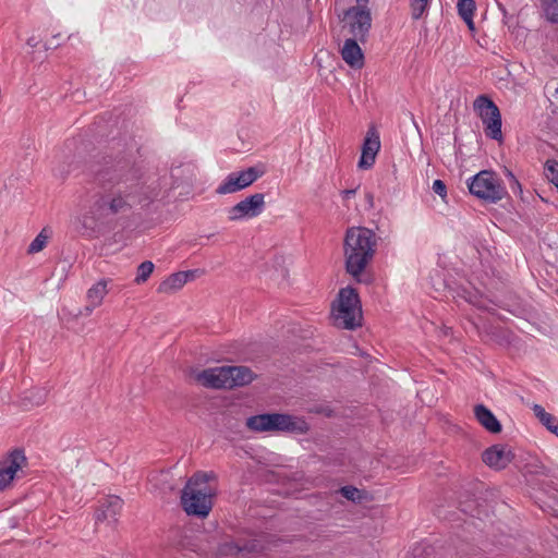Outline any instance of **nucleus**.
<instances>
[{
  "mask_svg": "<svg viewBox=\"0 0 558 558\" xmlns=\"http://www.w3.org/2000/svg\"><path fill=\"white\" fill-rule=\"evenodd\" d=\"M107 158L102 157L104 163L98 161L92 165L90 171L94 183L110 193L99 196L87 210L71 221L73 231L86 239L98 238L109 231L113 217L140 201L136 171L129 169V162L124 159Z\"/></svg>",
  "mask_w": 558,
  "mask_h": 558,
  "instance_id": "f257e3e1",
  "label": "nucleus"
},
{
  "mask_svg": "<svg viewBox=\"0 0 558 558\" xmlns=\"http://www.w3.org/2000/svg\"><path fill=\"white\" fill-rule=\"evenodd\" d=\"M377 238L373 230L365 227H352L345 232L343 250L345 271L357 282H366L361 277L373 259Z\"/></svg>",
  "mask_w": 558,
  "mask_h": 558,
  "instance_id": "f03ea898",
  "label": "nucleus"
},
{
  "mask_svg": "<svg viewBox=\"0 0 558 558\" xmlns=\"http://www.w3.org/2000/svg\"><path fill=\"white\" fill-rule=\"evenodd\" d=\"M165 175L156 170L142 172V231L149 230L161 222L162 208L166 205L167 191L162 187L166 183Z\"/></svg>",
  "mask_w": 558,
  "mask_h": 558,
  "instance_id": "7ed1b4c3",
  "label": "nucleus"
},
{
  "mask_svg": "<svg viewBox=\"0 0 558 558\" xmlns=\"http://www.w3.org/2000/svg\"><path fill=\"white\" fill-rule=\"evenodd\" d=\"M335 325L348 330H354L362 325L363 314L357 291L352 287L340 289L331 305Z\"/></svg>",
  "mask_w": 558,
  "mask_h": 558,
  "instance_id": "20e7f679",
  "label": "nucleus"
},
{
  "mask_svg": "<svg viewBox=\"0 0 558 558\" xmlns=\"http://www.w3.org/2000/svg\"><path fill=\"white\" fill-rule=\"evenodd\" d=\"M246 426L254 432H287L306 434L310 429L307 422L286 413H263L250 416Z\"/></svg>",
  "mask_w": 558,
  "mask_h": 558,
  "instance_id": "39448f33",
  "label": "nucleus"
},
{
  "mask_svg": "<svg viewBox=\"0 0 558 558\" xmlns=\"http://www.w3.org/2000/svg\"><path fill=\"white\" fill-rule=\"evenodd\" d=\"M468 187L477 198L496 204L507 195L501 180L492 170H482L468 181Z\"/></svg>",
  "mask_w": 558,
  "mask_h": 558,
  "instance_id": "423d86ee",
  "label": "nucleus"
},
{
  "mask_svg": "<svg viewBox=\"0 0 558 558\" xmlns=\"http://www.w3.org/2000/svg\"><path fill=\"white\" fill-rule=\"evenodd\" d=\"M356 5L350 7L343 11L341 22L349 28L351 38H359L364 44L368 37L372 27L371 10L367 8L369 0H355Z\"/></svg>",
  "mask_w": 558,
  "mask_h": 558,
  "instance_id": "0eeeda50",
  "label": "nucleus"
},
{
  "mask_svg": "<svg viewBox=\"0 0 558 558\" xmlns=\"http://www.w3.org/2000/svg\"><path fill=\"white\" fill-rule=\"evenodd\" d=\"M474 109L485 125V135L492 140L501 141V114L497 105L486 95L478 96L474 101Z\"/></svg>",
  "mask_w": 558,
  "mask_h": 558,
  "instance_id": "6e6552de",
  "label": "nucleus"
},
{
  "mask_svg": "<svg viewBox=\"0 0 558 558\" xmlns=\"http://www.w3.org/2000/svg\"><path fill=\"white\" fill-rule=\"evenodd\" d=\"M181 506L189 515L204 519L213 508L211 496L203 489L185 485L181 493Z\"/></svg>",
  "mask_w": 558,
  "mask_h": 558,
  "instance_id": "1a4fd4ad",
  "label": "nucleus"
},
{
  "mask_svg": "<svg viewBox=\"0 0 558 558\" xmlns=\"http://www.w3.org/2000/svg\"><path fill=\"white\" fill-rule=\"evenodd\" d=\"M171 189L180 190L181 199H186L192 193L197 177V166L192 161L173 163L170 169Z\"/></svg>",
  "mask_w": 558,
  "mask_h": 558,
  "instance_id": "9d476101",
  "label": "nucleus"
},
{
  "mask_svg": "<svg viewBox=\"0 0 558 558\" xmlns=\"http://www.w3.org/2000/svg\"><path fill=\"white\" fill-rule=\"evenodd\" d=\"M264 173L265 170L257 166L248 167L240 172H232L218 186L216 192L223 195L244 190L262 178Z\"/></svg>",
  "mask_w": 558,
  "mask_h": 558,
  "instance_id": "9b49d317",
  "label": "nucleus"
},
{
  "mask_svg": "<svg viewBox=\"0 0 558 558\" xmlns=\"http://www.w3.org/2000/svg\"><path fill=\"white\" fill-rule=\"evenodd\" d=\"M484 484L478 481L469 482L463 490L458 496V509L460 512L470 515L471 518L480 517L485 512L481 498L477 493L482 490Z\"/></svg>",
  "mask_w": 558,
  "mask_h": 558,
  "instance_id": "f8f14e48",
  "label": "nucleus"
},
{
  "mask_svg": "<svg viewBox=\"0 0 558 558\" xmlns=\"http://www.w3.org/2000/svg\"><path fill=\"white\" fill-rule=\"evenodd\" d=\"M26 463L22 448H15L0 461V492L4 490L16 476L17 471Z\"/></svg>",
  "mask_w": 558,
  "mask_h": 558,
  "instance_id": "ddd939ff",
  "label": "nucleus"
},
{
  "mask_svg": "<svg viewBox=\"0 0 558 558\" xmlns=\"http://www.w3.org/2000/svg\"><path fill=\"white\" fill-rule=\"evenodd\" d=\"M265 208V195L263 193L252 194L229 209V219L240 220L244 217L253 218L263 213Z\"/></svg>",
  "mask_w": 558,
  "mask_h": 558,
  "instance_id": "4468645a",
  "label": "nucleus"
},
{
  "mask_svg": "<svg viewBox=\"0 0 558 558\" xmlns=\"http://www.w3.org/2000/svg\"><path fill=\"white\" fill-rule=\"evenodd\" d=\"M380 149L379 134L375 128H369L364 137L361 157L357 167L362 170L371 169L376 160V156Z\"/></svg>",
  "mask_w": 558,
  "mask_h": 558,
  "instance_id": "2eb2a0df",
  "label": "nucleus"
},
{
  "mask_svg": "<svg viewBox=\"0 0 558 558\" xmlns=\"http://www.w3.org/2000/svg\"><path fill=\"white\" fill-rule=\"evenodd\" d=\"M513 452L506 445H493L484 450L482 460L489 468L502 470L507 468L513 460Z\"/></svg>",
  "mask_w": 558,
  "mask_h": 558,
  "instance_id": "dca6fc26",
  "label": "nucleus"
},
{
  "mask_svg": "<svg viewBox=\"0 0 558 558\" xmlns=\"http://www.w3.org/2000/svg\"><path fill=\"white\" fill-rule=\"evenodd\" d=\"M196 378L204 387L229 389L227 366L204 369Z\"/></svg>",
  "mask_w": 558,
  "mask_h": 558,
  "instance_id": "f3484780",
  "label": "nucleus"
},
{
  "mask_svg": "<svg viewBox=\"0 0 558 558\" xmlns=\"http://www.w3.org/2000/svg\"><path fill=\"white\" fill-rule=\"evenodd\" d=\"M123 500L118 496H109L104 498V500L100 502V506L95 511L96 523L102 521L116 522V517L121 510Z\"/></svg>",
  "mask_w": 558,
  "mask_h": 558,
  "instance_id": "a211bd4d",
  "label": "nucleus"
},
{
  "mask_svg": "<svg viewBox=\"0 0 558 558\" xmlns=\"http://www.w3.org/2000/svg\"><path fill=\"white\" fill-rule=\"evenodd\" d=\"M359 38L345 39L341 48V57L352 69H362L364 65V53L359 46Z\"/></svg>",
  "mask_w": 558,
  "mask_h": 558,
  "instance_id": "6ab92c4d",
  "label": "nucleus"
},
{
  "mask_svg": "<svg viewBox=\"0 0 558 558\" xmlns=\"http://www.w3.org/2000/svg\"><path fill=\"white\" fill-rule=\"evenodd\" d=\"M466 554L464 548H456L453 551L450 547L426 545L414 550V558H454Z\"/></svg>",
  "mask_w": 558,
  "mask_h": 558,
  "instance_id": "aec40b11",
  "label": "nucleus"
},
{
  "mask_svg": "<svg viewBox=\"0 0 558 558\" xmlns=\"http://www.w3.org/2000/svg\"><path fill=\"white\" fill-rule=\"evenodd\" d=\"M474 416L477 422L490 434H499L502 430V425L495 416V414L484 404H476L474 407Z\"/></svg>",
  "mask_w": 558,
  "mask_h": 558,
  "instance_id": "412c9836",
  "label": "nucleus"
},
{
  "mask_svg": "<svg viewBox=\"0 0 558 558\" xmlns=\"http://www.w3.org/2000/svg\"><path fill=\"white\" fill-rule=\"evenodd\" d=\"M229 389L248 385L254 379L253 372L247 366H227Z\"/></svg>",
  "mask_w": 558,
  "mask_h": 558,
  "instance_id": "4be33fe9",
  "label": "nucleus"
},
{
  "mask_svg": "<svg viewBox=\"0 0 558 558\" xmlns=\"http://www.w3.org/2000/svg\"><path fill=\"white\" fill-rule=\"evenodd\" d=\"M107 284L108 281L101 279L87 291L88 304L84 307V312L80 311L77 315H89L101 303L107 293Z\"/></svg>",
  "mask_w": 558,
  "mask_h": 558,
  "instance_id": "5701e85b",
  "label": "nucleus"
},
{
  "mask_svg": "<svg viewBox=\"0 0 558 558\" xmlns=\"http://www.w3.org/2000/svg\"><path fill=\"white\" fill-rule=\"evenodd\" d=\"M533 412L548 430L558 436V418L556 416L546 412L545 409L539 404H535L533 407Z\"/></svg>",
  "mask_w": 558,
  "mask_h": 558,
  "instance_id": "b1692460",
  "label": "nucleus"
},
{
  "mask_svg": "<svg viewBox=\"0 0 558 558\" xmlns=\"http://www.w3.org/2000/svg\"><path fill=\"white\" fill-rule=\"evenodd\" d=\"M184 284L183 276L178 271L160 282L157 290L159 293L171 294L180 290Z\"/></svg>",
  "mask_w": 558,
  "mask_h": 558,
  "instance_id": "393cba45",
  "label": "nucleus"
},
{
  "mask_svg": "<svg viewBox=\"0 0 558 558\" xmlns=\"http://www.w3.org/2000/svg\"><path fill=\"white\" fill-rule=\"evenodd\" d=\"M46 232H47V228H44L36 235V238L32 241V243L27 247V254L39 253V252H41L46 247L47 241H48V238H49V235Z\"/></svg>",
  "mask_w": 558,
  "mask_h": 558,
  "instance_id": "a878e982",
  "label": "nucleus"
},
{
  "mask_svg": "<svg viewBox=\"0 0 558 558\" xmlns=\"http://www.w3.org/2000/svg\"><path fill=\"white\" fill-rule=\"evenodd\" d=\"M545 15L551 23H558V0H541Z\"/></svg>",
  "mask_w": 558,
  "mask_h": 558,
  "instance_id": "bb28decb",
  "label": "nucleus"
},
{
  "mask_svg": "<svg viewBox=\"0 0 558 558\" xmlns=\"http://www.w3.org/2000/svg\"><path fill=\"white\" fill-rule=\"evenodd\" d=\"M476 4L474 0H459L458 1V13L462 20H470L473 16Z\"/></svg>",
  "mask_w": 558,
  "mask_h": 558,
  "instance_id": "cd10ccee",
  "label": "nucleus"
},
{
  "mask_svg": "<svg viewBox=\"0 0 558 558\" xmlns=\"http://www.w3.org/2000/svg\"><path fill=\"white\" fill-rule=\"evenodd\" d=\"M339 493L341 494L342 497H344L345 499H348L350 501L355 502V501L362 500L363 492L352 485L342 486L339 489Z\"/></svg>",
  "mask_w": 558,
  "mask_h": 558,
  "instance_id": "c85d7f7f",
  "label": "nucleus"
},
{
  "mask_svg": "<svg viewBox=\"0 0 558 558\" xmlns=\"http://www.w3.org/2000/svg\"><path fill=\"white\" fill-rule=\"evenodd\" d=\"M429 0H411L412 17L418 20L424 14Z\"/></svg>",
  "mask_w": 558,
  "mask_h": 558,
  "instance_id": "c756f323",
  "label": "nucleus"
},
{
  "mask_svg": "<svg viewBox=\"0 0 558 558\" xmlns=\"http://www.w3.org/2000/svg\"><path fill=\"white\" fill-rule=\"evenodd\" d=\"M465 296L464 299L473 304L474 306L478 307V308H483V310H488V306L486 305L485 301L482 299V296L477 295V293L475 292H471V291H465Z\"/></svg>",
  "mask_w": 558,
  "mask_h": 558,
  "instance_id": "7c9ffc66",
  "label": "nucleus"
},
{
  "mask_svg": "<svg viewBox=\"0 0 558 558\" xmlns=\"http://www.w3.org/2000/svg\"><path fill=\"white\" fill-rule=\"evenodd\" d=\"M209 480V476L207 473L197 472L195 473L186 483L190 487L193 485L197 486L199 484H206Z\"/></svg>",
  "mask_w": 558,
  "mask_h": 558,
  "instance_id": "2f4dec72",
  "label": "nucleus"
},
{
  "mask_svg": "<svg viewBox=\"0 0 558 558\" xmlns=\"http://www.w3.org/2000/svg\"><path fill=\"white\" fill-rule=\"evenodd\" d=\"M25 399H28L29 401H33L34 404L40 405L46 400V393L43 392L40 389L33 390L29 392V396H26Z\"/></svg>",
  "mask_w": 558,
  "mask_h": 558,
  "instance_id": "473e14b6",
  "label": "nucleus"
},
{
  "mask_svg": "<svg viewBox=\"0 0 558 558\" xmlns=\"http://www.w3.org/2000/svg\"><path fill=\"white\" fill-rule=\"evenodd\" d=\"M434 193H436L437 195H439L442 199L446 198L447 196V186L445 184V182L442 180H435L433 182V186H432Z\"/></svg>",
  "mask_w": 558,
  "mask_h": 558,
  "instance_id": "72a5a7b5",
  "label": "nucleus"
},
{
  "mask_svg": "<svg viewBox=\"0 0 558 558\" xmlns=\"http://www.w3.org/2000/svg\"><path fill=\"white\" fill-rule=\"evenodd\" d=\"M154 264L150 260L142 262V282L146 281L147 278L151 275L154 271Z\"/></svg>",
  "mask_w": 558,
  "mask_h": 558,
  "instance_id": "f704fd0d",
  "label": "nucleus"
},
{
  "mask_svg": "<svg viewBox=\"0 0 558 558\" xmlns=\"http://www.w3.org/2000/svg\"><path fill=\"white\" fill-rule=\"evenodd\" d=\"M198 269H192L186 271H180L181 276H183L184 283H186L189 280H193L196 278L198 274Z\"/></svg>",
  "mask_w": 558,
  "mask_h": 558,
  "instance_id": "c9c22d12",
  "label": "nucleus"
},
{
  "mask_svg": "<svg viewBox=\"0 0 558 558\" xmlns=\"http://www.w3.org/2000/svg\"><path fill=\"white\" fill-rule=\"evenodd\" d=\"M507 172V177L510 179V181L519 189V191L521 192V184L520 182L515 179V177L513 175V173L510 171V170H506Z\"/></svg>",
  "mask_w": 558,
  "mask_h": 558,
  "instance_id": "e433bc0d",
  "label": "nucleus"
},
{
  "mask_svg": "<svg viewBox=\"0 0 558 558\" xmlns=\"http://www.w3.org/2000/svg\"><path fill=\"white\" fill-rule=\"evenodd\" d=\"M341 194L343 198H350L356 194V189L343 190Z\"/></svg>",
  "mask_w": 558,
  "mask_h": 558,
  "instance_id": "4c0bfd02",
  "label": "nucleus"
},
{
  "mask_svg": "<svg viewBox=\"0 0 558 558\" xmlns=\"http://www.w3.org/2000/svg\"><path fill=\"white\" fill-rule=\"evenodd\" d=\"M234 547H235L236 551L240 553V551H252L254 546L253 545L248 546L247 544L240 546L238 544H234Z\"/></svg>",
  "mask_w": 558,
  "mask_h": 558,
  "instance_id": "58836bf2",
  "label": "nucleus"
},
{
  "mask_svg": "<svg viewBox=\"0 0 558 558\" xmlns=\"http://www.w3.org/2000/svg\"><path fill=\"white\" fill-rule=\"evenodd\" d=\"M498 8L502 12V15H504V19H505V21H504L505 24H507L510 27V25H509V19L510 17L508 16V12H507L506 8L501 3H499V2H498Z\"/></svg>",
  "mask_w": 558,
  "mask_h": 558,
  "instance_id": "ea45409f",
  "label": "nucleus"
},
{
  "mask_svg": "<svg viewBox=\"0 0 558 558\" xmlns=\"http://www.w3.org/2000/svg\"><path fill=\"white\" fill-rule=\"evenodd\" d=\"M365 199H366V203L368 205V208L369 209L373 208L374 207V195H373V193L367 192L365 194Z\"/></svg>",
  "mask_w": 558,
  "mask_h": 558,
  "instance_id": "a19ab883",
  "label": "nucleus"
},
{
  "mask_svg": "<svg viewBox=\"0 0 558 558\" xmlns=\"http://www.w3.org/2000/svg\"><path fill=\"white\" fill-rule=\"evenodd\" d=\"M39 44V39H37L35 36H32L27 39V45L29 47H37V45Z\"/></svg>",
  "mask_w": 558,
  "mask_h": 558,
  "instance_id": "79ce46f5",
  "label": "nucleus"
},
{
  "mask_svg": "<svg viewBox=\"0 0 558 558\" xmlns=\"http://www.w3.org/2000/svg\"><path fill=\"white\" fill-rule=\"evenodd\" d=\"M442 512H444V509L439 508L437 510V515L439 518H442V519H446V520H450V521L452 520L447 513H442Z\"/></svg>",
  "mask_w": 558,
  "mask_h": 558,
  "instance_id": "37998d69",
  "label": "nucleus"
},
{
  "mask_svg": "<svg viewBox=\"0 0 558 558\" xmlns=\"http://www.w3.org/2000/svg\"><path fill=\"white\" fill-rule=\"evenodd\" d=\"M463 21L466 23L468 27H469L471 31H474V29H475L474 22H473V16H470V20H468V19H466V20H463Z\"/></svg>",
  "mask_w": 558,
  "mask_h": 558,
  "instance_id": "c03bdc74",
  "label": "nucleus"
},
{
  "mask_svg": "<svg viewBox=\"0 0 558 558\" xmlns=\"http://www.w3.org/2000/svg\"><path fill=\"white\" fill-rule=\"evenodd\" d=\"M134 282L140 283V265H137V267H136V275H135Z\"/></svg>",
  "mask_w": 558,
  "mask_h": 558,
  "instance_id": "a18cd8bd",
  "label": "nucleus"
},
{
  "mask_svg": "<svg viewBox=\"0 0 558 558\" xmlns=\"http://www.w3.org/2000/svg\"><path fill=\"white\" fill-rule=\"evenodd\" d=\"M287 275H288V270H287V269H284V270H283V274H282L283 278H286V277H287Z\"/></svg>",
  "mask_w": 558,
  "mask_h": 558,
  "instance_id": "49530a36",
  "label": "nucleus"
}]
</instances>
